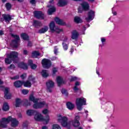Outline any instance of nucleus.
I'll list each match as a JSON object with an SVG mask.
<instances>
[{"mask_svg": "<svg viewBox=\"0 0 129 129\" xmlns=\"http://www.w3.org/2000/svg\"><path fill=\"white\" fill-rule=\"evenodd\" d=\"M80 85V83L79 82H77L75 83V86H79Z\"/></svg>", "mask_w": 129, "mask_h": 129, "instance_id": "obj_53", "label": "nucleus"}, {"mask_svg": "<svg viewBox=\"0 0 129 129\" xmlns=\"http://www.w3.org/2000/svg\"><path fill=\"white\" fill-rule=\"evenodd\" d=\"M34 16L37 19H44V14L41 11H35L34 12Z\"/></svg>", "mask_w": 129, "mask_h": 129, "instance_id": "obj_14", "label": "nucleus"}, {"mask_svg": "<svg viewBox=\"0 0 129 129\" xmlns=\"http://www.w3.org/2000/svg\"><path fill=\"white\" fill-rule=\"evenodd\" d=\"M41 75H42V76H43L44 78L48 77L49 75V74H48V72L45 70H42L41 72Z\"/></svg>", "mask_w": 129, "mask_h": 129, "instance_id": "obj_33", "label": "nucleus"}, {"mask_svg": "<svg viewBox=\"0 0 129 129\" xmlns=\"http://www.w3.org/2000/svg\"><path fill=\"white\" fill-rule=\"evenodd\" d=\"M78 79L77 77H72L71 79V81H76V80H78Z\"/></svg>", "mask_w": 129, "mask_h": 129, "instance_id": "obj_45", "label": "nucleus"}, {"mask_svg": "<svg viewBox=\"0 0 129 129\" xmlns=\"http://www.w3.org/2000/svg\"><path fill=\"white\" fill-rule=\"evenodd\" d=\"M52 129H61V126L58 124H54L52 125Z\"/></svg>", "mask_w": 129, "mask_h": 129, "instance_id": "obj_37", "label": "nucleus"}, {"mask_svg": "<svg viewBox=\"0 0 129 129\" xmlns=\"http://www.w3.org/2000/svg\"><path fill=\"white\" fill-rule=\"evenodd\" d=\"M55 22L58 25H63L64 23L63 22V21L61 20V19L58 18H55L54 19Z\"/></svg>", "mask_w": 129, "mask_h": 129, "instance_id": "obj_30", "label": "nucleus"}, {"mask_svg": "<svg viewBox=\"0 0 129 129\" xmlns=\"http://www.w3.org/2000/svg\"><path fill=\"white\" fill-rule=\"evenodd\" d=\"M3 3H6L7 2V0H2Z\"/></svg>", "mask_w": 129, "mask_h": 129, "instance_id": "obj_63", "label": "nucleus"}, {"mask_svg": "<svg viewBox=\"0 0 129 129\" xmlns=\"http://www.w3.org/2000/svg\"><path fill=\"white\" fill-rule=\"evenodd\" d=\"M54 53L55 55H57V54H58V48L57 47V46L54 47Z\"/></svg>", "mask_w": 129, "mask_h": 129, "instance_id": "obj_44", "label": "nucleus"}, {"mask_svg": "<svg viewBox=\"0 0 129 129\" xmlns=\"http://www.w3.org/2000/svg\"><path fill=\"white\" fill-rule=\"evenodd\" d=\"M82 12H83V10L81 8H79L78 9V13L79 14H81V13H82Z\"/></svg>", "mask_w": 129, "mask_h": 129, "instance_id": "obj_48", "label": "nucleus"}, {"mask_svg": "<svg viewBox=\"0 0 129 129\" xmlns=\"http://www.w3.org/2000/svg\"><path fill=\"white\" fill-rule=\"evenodd\" d=\"M30 3L32 5H35V4H36V0H31Z\"/></svg>", "mask_w": 129, "mask_h": 129, "instance_id": "obj_50", "label": "nucleus"}, {"mask_svg": "<svg viewBox=\"0 0 129 129\" xmlns=\"http://www.w3.org/2000/svg\"><path fill=\"white\" fill-rule=\"evenodd\" d=\"M42 65L43 68H45L46 69H48L51 67V61L49 59L47 58H44L42 60Z\"/></svg>", "mask_w": 129, "mask_h": 129, "instance_id": "obj_8", "label": "nucleus"}, {"mask_svg": "<svg viewBox=\"0 0 129 129\" xmlns=\"http://www.w3.org/2000/svg\"><path fill=\"white\" fill-rule=\"evenodd\" d=\"M67 5V1L66 0H59L57 3L58 7H64Z\"/></svg>", "mask_w": 129, "mask_h": 129, "instance_id": "obj_19", "label": "nucleus"}, {"mask_svg": "<svg viewBox=\"0 0 129 129\" xmlns=\"http://www.w3.org/2000/svg\"><path fill=\"white\" fill-rule=\"evenodd\" d=\"M56 81L58 86L62 85L63 83V79L61 77H57L56 78Z\"/></svg>", "mask_w": 129, "mask_h": 129, "instance_id": "obj_20", "label": "nucleus"}, {"mask_svg": "<svg viewBox=\"0 0 129 129\" xmlns=\"http://www.w3.org/2000/svg\"><path fill=\"white\" fill-rule=\"evenodd\" d=\"M7 57L5 59V62L7 64H11L12 60H14L15 58L18 57V52L16 51H12L10 54H7Z\"/></svg>", "mask_w": 129, "mask_h": 129, "instance_id": "obj_6", "label": "nucleus"}, {"mask_svg": "<svg viewBox=\"0 0 129 129\" xmlns=\"http://www.w3.org/2000/svg\"><path fill=\"white\" fill-rule=\"evenodd\" d=\"M79 36V33L78 32H77V31L74 30L72 32V39H73V40H77Z\"/></svg>", "mask_w": 129, "mask_h": 129, "instance_id": "obj_15", "label": "nucleus"}, {"mask_svg": "<svg viewBox=\"0 0 129 129\" xmlns=\"http://www.w3.org/2000/svg\"><path fill=\"white\" fill-rule=\"evenodd\" d=\"M74 52V47H72V48L71 49L70 53L72 54Z\"/></svg>", "mask_w": 129, "mask_h": 129, "instance_id": "obj_52", "label": "nucleus"}, {"mask_svg": "<svg viewBox=\"0 0 129 129\" xmlns=\"http://www.w3.org/2000/svg\"><path fill=\"white\" fill-rule=\"evenodd\" d=\"M29 64L32 69H36L37 68V66L33 63V61L31 60H29Z\"/></svg>", "mask_w": 129, "mask_h": 129, "instance_id": "obj_31", "label": "nucleus"}, {"mask_svg": "<svg viewBox=\"0 0 129 129\" xmlns=\"http://www.w3.org/2000/svg\"><path fill=\"white\" fill-rule=\"evenodd\" d=\"M21 104H22V100L20 99H17L15 106H16V107H20Z\"/></svg>", "mask_w": 129, "mask_h": 129, "instance_id": "obj_32", "label": "nucleus"}, {"mask_svg": "<svg viewBox=\"0 0 129 129\" xmlns=\"http://www.w3.org/2000/svg\"><path fill=\"white\" fill-rule=\"evenodd\" d=\"M62 46L64 50H65L66 51L67 50H68V45H67V44H66V41H63V42L62 43Z\"/></svg>", "mask_w": 129, "mask_h": 129, "instance_id": "obj_38", "label": "nucleus"}, {"mask_svg": "<svg viewBox=\"0 0 129 129\" xmlns=\"http://www.w3.org/2000/svg\"><path fill=\"white\" fill-rule=\"evenodd\" d=\"M29 81H34V79L33 78V77L30 76L29 78Z\"/></svg>", "mask_w": 129, "mask_h": 129, "instance_id": "obj_51", "label": "nucleus"}, {"mask_svg": "<svg viewBox=\"0 0 129 129\" xmlns=\"http://www.w3.org/2000/svg\"><path fill=\"white\" fill-rule=\"evenodd\" d=\"M23 85L25 87H31V86H32V84L30 81H27L23 82Z\"/></svg>", "mask_w": 129, "mask_h": 129, "instance_id": "obj_28", "label": "nucleus"}, {"mask_svg": "<svg viewBox=\"0 0 129 129\" xmlns=\"http://www.w3.org/2000/svg\"><path fill=\"white\" fill-rule=\"evenodd\" d=\"M40 55L39 51H34L32 52V57L33 58H37Z\"/></svg>", "mask_w": 129, "mask_h": 129, "instance_id": "obj_35", "label": "nucleus"}, {"mask_svg": "<svg viewBox=\"0 0 129 129\" xmlns=\"http://www.w3.org/2000/svg\"><path fill=\"white\" fill-rule=\"evenodd\" d=\"M80 118V117L78 115L75 116V120L72 121V124L74 126L77 127L80 125V123L79 122Z\"/></svg>", "mask_w": 129, "mask_h": 129, "instance_id": "obj_13", "label": "nucleus"}, {"mask_svg": "<svg viewBox=\"0 0 129 129\" xmlns=\"http://www.w3.org/2000/svg\"><path fill=\"white\" fill-rule=\"evenodd\" d=\"M0 90H3L4 92V97L6 99H11L12 98V94L10 92V88L1 86H0Z\"/></svg>", "mask_w": 129, "mask_h": 129, "instance_id": "obj_7", "label": "nucleus"}, {"mask_svg": "<svg viewBox=\"0 0 129 129\" xmlns=\"http://www.w3.org/2000/svg\"><path fill=\"white\" fill-rule=\"evenodd\" d=\"M12 37H13L15 40L12 41L11 43V46L16 48L18 47L19 45V42L20 41V36L12 34Z\"/></svg>", "mask_w": 129, "mask_h": 129, "instance_id": "obj_9", "label": "nucleus"}, {"mask_svg": "<svg viewBox=\"0 0 129 129\" xmlns=\"http://www.w3.org/2000/svg\"><path fill=\"white\" fill-rule=\"evenodd\" d=\"M81 7L84 11L89 10V4L86 2H84L81 4Z\"/></svg>", "mask_w": 129, "mask_h": 129, "instance_id": "obj_17", "label": "nucleus"}, {"mask_svg": "<svg viewBox=\"0 0 129 129\" xmlns=\"http://www.w3.org/2000/svg\"><path fill=\"white\" fill-rule=\"evenodd\" d=\"M28 46H29V47H31L32 46V42H29Z\"/></svg>", "mask_w": 129, "mask_h": 129, "instance_id": "obj_59", "label": "nucleus"}, {"mask_svg": "<svg viewBox=\"0 0 129 129\" xmlns=\"http://www.w3.org/2000/svg\"><path fill=\"white\" fill-rule=\"evenodd\" d=\"M42 113H43V114H47V113H49V110L47 109H45L42 111Z\"/></svg>", "mask_w": 129, "mask_h": 129, "instance_id": "obj_43", "label": "nucleus"}, {"mask_svg": "<svg viewBox=\"0 0 129 129\" xmlns=\"http://www.w3.org/2000/svg\"><path fill=\"white\" fill-rule=\"evenodd\" d=\"M36 112H37V111L35 110H28L27 111V115L31 116V115H33L34 113H36Z\"/></svg>", "mask_w": 129, "mask_h": 129, "instance_id": "obj_27", "label": "nucleus"}, {"mask_svg": "<svg viewBox=\"0 0 129 129\" xmlns=\"http://www.w3.org/2000/svg\"><path fill=\"white\" fill-rule=\"evenodd\" d=\"M74 22H75V23H76L77 24L81 23H82V19L78 16H76L74 18Z\"/></svg>", "mask_w": 129, "mask_h": 129, "instance_id": "obj_25", "label": "nucleus"}, {"mask_svg": "<svg viewBox=\"0 0 129 129\" xmlns=\"http://www.w3.org/2000/svg\"><path fill=\"white\" fill-rule=\"evenodd\" d=\"M53 60H56V59H57V57H53V58H52Z\"/></svg>", "mask_w": 129, "mask_h": 129, "instance_id": "obj_64", "label": "nucleus"}, {"mask_svg": "<svg viewBox=\"0 0 129 129\" xmlns=\"http://www.w3.org/2000/svg\"><path fill=\"white\" fill-rule=\"evenodd\" d=\"M3 17L6 22L9 23L12 20V18L9 15H3Z\"/></svg>", "mask_w": 129, "mask_h": 129, "instance_id": "obj_21", "label": "nucleus"}, {"mask_svg": "<svg viewBox=\"0 0 129 129\" xmlns=\"http://www.w3.org/2000/svg\"><path fill=\"white\" fill-rule=\"evenodd\" d=\"M61 93L62 94H64V95H68V92H67V91L65 90V89H62L61 90Z\"/></svg>", "mask_w": 129, "mask_h": 129, "instance_id": "obj_40", "label": "nucleus"}, {"mask_svg": "<svg viewBox=\"0 0 129 129\" xmlns=\"http://www.w3.org/2000/svg\"><path fill=\"white\" fill-rule=\"evenodd\" d=\"M42 129H48V127L44 126L42 127Z\"/></svg>", "mask_w": 129, "mask_h": 129, "instance_id": "obj_61", "label": "nucleus"}, {"mask_svg": "<svg viewBox=\"0 0 129 129\" xmlns=\"http://www.w3.org/2000/svg\"><path fill=\"white\" fill-rule=\"evenodd\" d=\"M41 121H44L45 123H48L49 121H50V116L47 115L45 118L43 117V120Z\"/></svg>", "mask_w": 129, "mask_h": 129, "instance_id": "obj_29", "label": "nucleus"}, {"mask_svg": "<svg viewBox=\"0 0 129 129\" xmlns=\"http://www.w3.org/2000/svg\"><path fill=\"white\" fill-rule=\"evenodd\" d=\"M3 83H4V82H3V81L0 80V85L1 84H3Z\"/></svg>", "mask_w": 129, "mask_h": 129, "instance_id": "obj_62", "label": "nucleus"}, {"mask_svg": "<svg viewBox=\"0 0 129 129\" xmlns=\"http://www.w3.org/2000/svg\"><path fill=\"white\" fill-rule=\"evenodd\" d=\"M48 8H49L48 11V15H52L53 13H55V12H56V8H55V7L53 6H48Z\"/></svg>", "mask_w": 129, "mask_h": 129, "instance_id": "obj_18", "label": "nucleus"}, {"mask_svg": "<svg viewBox=\"0 0 129 129\" xmlns=\"http://www.w3.org/2000/svg\"><path fill=\"white\" fill-rule=\"evenodd\" d=\"M6 7L7 10H10L11 8H12V5L10 3H7L6 4Z\"/></svg>", "mask_w": 129, "mask_h": 129, "instance_id": "obj_42", "label": "nucleus"}, {"mask_svg": "<svg viewBox=\"0 0 129 129\" xmlns=\"http://www.w3.org/2000/svg\"><path fill=\"white\" fill-rule=\"evenodd\" d=\"M2 35H4V31L2 30L0 31V36H2Z\"/></svg>", "mask_w": 129, "mask_h": 129, "instance_id": "obj_58", "label": "nucleus"}, {"mask_svg": "<svg viewBox=\"0 0 129 129\" xmlns=\"http://www.w3.org/2000/svg\"><path fill=\"white\" fill-rule=\"evenodd\" d=\"M41 25H42L41 22L36 20L34 21L33 26H34V27H39V26H41Z\"/></svg>", "mask_w": 129, "mask_h": 129, "instance_id": "obj_34", "label": "nucleus"}, {"mask_svg": "<svg viewBox=\"0 0 129 129\" xmlns=\"http://www.w3.org/2000/svg\"><path fill=\"white\" fill-rule=\"evenodd\" d=\"M46 86L48 92H52V88L54 87V82L52 81H48L46 82Z\"/></svg>", "mask_w": 129, "mask_h": 129, "instance_id": "obj_10", "label": "nucleus"}, {"mask_svg": "<svg viewBox=\"0 0 129 129\" xmlns=\"http://www.w3.org/2000/svg\"><path fill=\"white\" fill-rule=\"evenodd\" d=\"M34 115V119L37 121H42L43 120V115L42 114L36 111Z\"/></svg>", "mask_w": 129, "mask_h": 129, "instance_id": "obj_12", "label": "nucleus"}, {"mask_svg": "<svg viewBox=\"0 0 129 129\" xmlns=\"http://www.w3.org/2000/svg\"><path fill=\"white\" fill-rule=\"evenodd\" d=\"M23 54H24V55H27V54H28V51L24 50L23 51Z\"/></svg>", "mask_w": 129, "mask_h": 129, "instance_id": "obj_55", "label": "nucleus"}, {"mask_svg": "<svg viewBox=\"0 0 129 129\" xmlns=\"http://www.w3.org/2000/svg\"><path fill=\"white\" fill-rule=\"evenodd\" d=\"M29 91L28 90L23 89L22 90V93L24 95L28 94Z\"/></svg>", "mask_w": 129, "mask_h": 129, "instance_id": "obj_41", "label": "nucleus"}, {"mask_svg": "<svg viewBox=\"0 0 129 129\" xmlns=\"http://www.w3.org/2000/svg\"><path fill=\"white\" fill-rule=\"evenodd\" d=\"M49 4H54V0H50Z\"/></svg>", "mask_w": 129, "mask_h": 129, "instance_id": "obj_60", "label": "nucleus"}, {"mask_svg": "<svg viewBox=\"0 0 129 129\" xmlns=\"http://www.w3.org/2000/svg\"><path fill=\"white\" fill-rule=\"evenodd\" d=\"M20 78V76H16L13 78H11V79H19Z\"/></svg>", "mask_w": 129, "mask_h": 129, "instance_id": "obj_49", "label": "nucleus"}, {"mask_svg": "<svg viewBox=\"0 0 129 129\" xmlns=\"http://www.w3.org/2000/svg\"><path fill=\"white\" fill-rule=\"evenodd\" d=\"M74 90H75V91H77V90H78V88L77 87V86H75V87L74 88Z\"/></svg>", "mask_w": 129, "mask_h": 129, "instance_id": "obj_54", "label": "nucleus"}, {"mask_svg": "<svg viewBox=\"0 0 129 129\" xmlns=\"http://www.w3.org/2000/svg\"><path fill=\"white\" fill-rule=\"evenodd\" d=\"M48 30H49V27H48V26H44L39 30V33H40V34H44V33H46Z\"/></svg>", "mask_w": 129, "mask_h": 129, "instance_id": "obj_22", "label": "nucleus"}, {"mask_svg": "<svg viewBox=\"0 0 129 129\" xmlns=\"http://www.w3.org/2000/svg\"><path fill=\"white\" fill-rule=\"evenodd\" d=\"M76 103L77 109L80 111L82 110V105H86V99L83 97L78 98L76 99Z\"/></svg>", "mask_w": 129, "mask_h": 129, "instance_id": "obj_4", "label": "nucleus"}, {"mask_svg": "<svg viewBox=\"0 0 129 129\" xmlns=\"http://www.w3.org/2000/svg\"><path fill=\"white\" fill-rule=\"evenodd\" d=\"M67 106L68 109H70V110H72V109L74 108V104L70 102H69L67 103Z\"/></svg>", "mask_w": 129, "mask_h": 129, "instance_id": "obj_24", "label": "nucleus"}, {"mask_svg": "<svg viewBox=\"0 0 129 129\" xmlns=\"http://www.w3.org/2000/svg\"><path fill=\"white\" fill-rule=\"evenodd\" d=\"M23 81H17L14 82V85L17 88H20V87H22V86H23Z\"/></svg>", "mask_w": 129, "mask_h": 129, "instance_id": "obj_16", "label": "nucleus"}, {"mask_svg": "<svg viewBox=\"0 0 129 129\" xmlns=\"http://www.w3.org/2000/svg\"><path fill=\"white\" fill-rule=\"evenodd\" d=\"M57 68H54L52 69V72H53V74H55V73H56V72H57Z\"/></svg>", "mask_w": 129, "mask_h": 129, "instance_id": "obj_47", "label": "nucleus"}, {"mask_svg": "<svg viewBox=\"0 0 129 129\" xmlns=\"http://www.w3.org/2000/svg\"><path fill=\"white\" fill-rule=\"evenodd\" d=\"M24 102H25V106H28V105H31V104H32V103L31 102V101L27 99L24 100Z\"/></svg>", "mask_w": 129, "mask_h": 129, "instance_id": "obj_39", "label": "nucleus"}, {"mask_svg": "<svg viewBox=\"0 0 129 129\" xmlns=\"http://www.w3.org/2000/svg\"><path fill=\"white\" fill-rule=\"evenodd\" d=\"M94 18V11H90L89 13L88 17L86 18V21L87 22H90Z\"/></svg>", "mask_w": 129, "mask_h": 129, "instance_id": "obj_11", "label": "nucleus"}, {"mask_svg": "<svg viewBox=\"0 0 129 129\" xmlns=\"http://www.w3.org/2000/svg\"><path fill=\"white\" fill-rule=\"evenodd\" d=\"M29 100L34 102V104L33 107V108H35V109L42 108V107H47L48 106V104H47L46 102H39V99L35 98V97H34L33 95H30L29 96Z\"/></svg>", "mask_w": 129, "mask_h": 129, "instance_id": "obj_2", "label": "nucleus"}, {"mask_svg": "<svg viewBox=\"0 0 129 129\" xmlns=\"http://www.w3.org/2000/svg\"><path fill=\"white\" fill-rule=\"evenodd\" d=\"M20 77L22 78V79H25V78L27 77V75L26 74H24L22 75Z\"/></svg>", "mask_w": 129, "mask_h": 129, "instance_id": "obj_46", "label": "nucleus"}, {"mask_svg": "<svg viewBox=\"0 0 129 129\" xmlns=\"http://www.w3.org/2000/svg\"><path fill=\"white\" fill-rule=\"evenodd\" d=\"M57 122L61 124L62 126L67 127L68 126V118L66 116H62V115L58 114L56 116Z\"/></svg>", "mask_w": 129, "mask_h": 129, "instance_id": "obj_3", "label": "nucleus"}, {"mask_svg": "<svg viewBox=\"0 0 129 129\" xmlns=\"http://www.w3.org/2000/svg\"><path fill=\"white\" fill-rule=\"evenodd\" d=\"M112 14L114 16H116L117 15L116 12L115 11H112Z\"/></svg>", "mask_w": 129, "mask_h": 129, "instance_id": "obj_57", "label": "nucleus"}, {"mask_svg": "<svg viewBox=\"0 0 129 129\" xmlns=\"http://www.w3.org/2000/svg\"><path fill=\"white\" fill-rule=\"evenodd\" d=\"M18 66L20 68H22V69H24V70L28 69V66L26 63H24V62L20 63Z\"/></svg>", "mask_w": 129, "mask_h": 129, "instance_id": "obj_26", "label": "nucleus"}, {"mask_svg": "<svg viewBox=\"0 0 129 129\" xmlns=\"http://www.w3.org/2000/svg\"><path fill=\"white\" fill-rule=\"evenodd\" d=\"M101 42L102 43H104V42H105V39L104 38H101Z\"/></svg>", "mask_w": 129, "mask_h": 129, "instance_id": "obj_56", "label": "nucleus"}, {"mask_svg": "<svg viewBox=\"0 0 129 129\" xmlns=\"http://www.w3.org/2000/svg\"><path fill=\"white\" fill-rule=\"evenodd\" d=\"M49 27L50 32H51V33H57V34H59L63 32L62 29H60L56 27V25H55V22H54V21H52L50 23Z\"/></svg>", "mask_w": 129, "mask_h": 129, "instance_id": "obj_5", "label": "nucleus"}, {"mask_svg": "<svg viewBox=\"0 0 129 129\" xmlns=\"http://www.w3.org/2000/svg\"><path fill=\"white\" fill-rule=\"evenodd\" d=\"M10 109V106H9V104L7 102H5L3 104V110L4 111H8Z\"/></svg>", "mask_w": 129, "mask_h": 129, "instance_id": "obj_23", "label": "nucleus"}, {"mask_svg": "<svg viewBox=\"0 0 129 129\" xmlns=\"http://www.w3.org/2000/svg\"><path fill=\"white\" fill-rule=\"evenodd\" d=\"M11 121V126L13 127H17L19 125V120L16 118H12L9 116L8 118H3L0 121V128H5L7 126V124Z\"/></svg>", "mask_w": 129, "mask_h": 129, "instance_id": "obj_1", "label": "nucleus"}, {"mask_svg": "<svg viewBox=\"0 0 129 129\" xmlns=\"http://www.w3.org/2000/svg\"><path fill=\"white\" fill-rule=\"evenodd\" d=\"M21 37L23 40H29V36H28V35L26 34L25 33L22 34Z\"/></svg>", "mask_w": 129, "mask_h": 129, "instance_id": "obj_36", "label": "nucleus"}]
</instances>
